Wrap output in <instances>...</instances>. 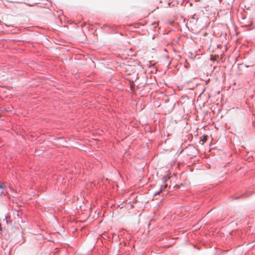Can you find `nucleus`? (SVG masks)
I'll return each instance as SVG.
<instances>
[{
	"label": "nucleus",
	"instance_id": "nucleus-1",
	"mask_svg": "<svg viewBox=\"0 0 255 255\" xmlns=\"http://www.w3.org/2000/svg\"><path fill=\"white\" fill-rule=\"evenodd\" d=\"M167 184H165L164 185L163 187H162L161 188H160V191H158V192H156L154 193V195H156L157 194H158L160 192H161L164 189L166 188L167 187Z\"/></svg>",
	"mask_w": 255,
	"mask_h": 255
},
{
	"label": "nucleus",
	"instance_id": "nucleus-2",
	"mask_svg": "<svg viewBox=\"0 0 255 255\" xmlns=\"http://www.w3.org/2000/svg\"><path fill=\"white\" fill-rule=\"evenodd\" d=\"M219 58V56L218 55H212L211 56V60L212 61H216L217 60V59Z\"/></svg>",
	"mask_w": 255,
	"mask_h": 255
},
{
	"label": "nucleus",
	"instance_id": "nucleus-3",
	"mask_svg": "<svg viewBox=\"0 0 255 255\" xmlns=\"http://www.w3.org/2000/svg\"><path fill=\"white\" fill-rule=\"evenodd\" d=\"M5 187L4 184L0 185V189H3Z\"/></svg>",
	"mask_w": 255,
	"mask_h": 255
},
{
	"label": "nucleus",
	"instance_id": "nucleus-4",
	"mask_svg": "<svg viewBox=\"0 0 255 255\" xmlns=\"http://www.w3.org/2000/svg\"><path fill=\"white\" fill-rule=\"evenodd\" d=\"M3 193V192L2 191V189H0V194H1Z\"/></svg>",
	"mask_w": 255,
	"mask_h": 255
},
{
	"label": "nucleus",
	"instance_id": "nucleus-5",
	"mask_svg": "<svg viewBox=\"0 0 255 255\" xmlns=\"http://www.w3.org/2000/svg\"><path fill=\"white\" fill-rule=\"evenodd\" d=\"M206 140V138H204L203 140V143H204V142H205Z\"/></svg>",
	"mask_w": 255,
	"mask_h": 255
},
{
	"label": "nucleus",
	"instance_id": "nucleus-6",
	"mask_svg": "<svg viewBox=\"0 0 255 255\" xmlns=\"http://www.w3.org/2000/svg\"><path fill=\"white\" fill-rule=\"evenodd\" d=\"M201 0H195L196 1H201Z\"/></svg>",
	"mask_w": 255,
	"mask_h": 255
}]
</instances>
